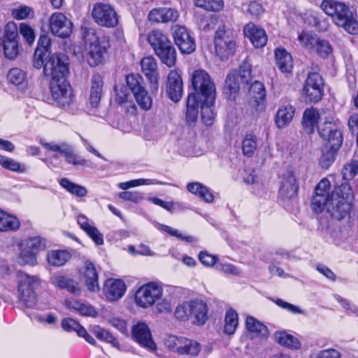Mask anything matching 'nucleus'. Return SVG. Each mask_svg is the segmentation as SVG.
Masks as SVG:
<instances>
[{"instance_id": "nucleus-30", "label": "nucleus", "mask_w": 358, "mask_h": 358, "mask_svg": "<svg viewBox=\"0 0 358 358\" xmlns=\"http://www.w3.org/2000/svg\"><path fill=\"white\" fill-rule=\"evenodd\" d=\"M341 145L336 144H327L322 150V155L319 164L323 169H329L336 159L337 151Z\"/></svg>"}, {"instance_id": "nucleus-12", "label": "nucleus", "mask_w": 358, "mask_h": 358, "mask_svg": "<svg viewBox=\"0 0 358 358\" xmlns=\"http://www.w3.org/2000/svg\"><path fill=\"white\" fill-rule=\"evenodd\" d=\"M323 80L317 73H310L306 78L303 94L310 101L316 102L320 101L323 95Z\"/></svg>"}, {"instance_id": "nucleus-28", "label": "nucleus", "mask_w": 358, "mask_h": 358, "mask_svg": "<svg viewBox=\"0 0 358 358\" xmlns=\"http://www.w3.org/2000/svg\"><path fill=\"white\" fill-rule=\"evenodd\" d=\"M294 112V108L290 104L281 106L275 117L277 127L282 129L287 127L292 122Z\"/></svg>"}, {"instance_id": "nucleus-23", "label": "nucleus", "mask_w": 358, "mask_h": 358, "mask_svg": "<svg viewBox=\"0 0 358 358\" xmlns=\"http://www.w3.org/2000/svg\"><path fill=\"white\" fill-rule=\"evenodd\" d=\"M298 191V185L296 184V178L293 172H285L282 178L281 185L279 189L280 194L284 199L294 197Z\"/></svg>"}, {"instance_id": "nucleus-45", "label": "nucleus", "mask_w": 358, "mask_h": 358, "mask_svg": "<svg viewBox=\"0 0 358 358\" xmlns=\"http://www.w3.org/2000/svg\"><path fill=\"white\" fill-rule=\"evenodd\" d=\"M165 182L159 181L155 179H145L139 178L131 180L127 182H122L118 183L117 186L122 190H127L129 188L136 187L141 185H165Z\"/></svg>"}, {"instance_id": "nucleus-39", "label": "nucleus", "mask_w": 358, "mask_h": 358, "mask_svg": "<svg viewBox=\"0 0 358 358\" xmlns=\"http://www.w3.org/2000/svg\"><path fill=\"white\" fill-rule=\"evenodd\" d=\"M65 305L69 309L78 312L83 315L94 316L96 313L95 309L92 306L83 303L73 299L66 300Z\"/></svg>"}, {"instance_id": "nucleus-34", "label": "nucleus", "mask_w": 358, "mask_h": 358, "mask_svg": "<svg viewBox=\"0 0 358 358\" xmlns=\"http://www.w3.org/2000/svg\"><path fill=\"white\" fill-rule=\"evenodd\" d=\"M215 97L216 96H213V99L211 101H208V97L201 99L200 105L201 117L206 125H211L215 117V113L214 111Z\"/></svg>"}, {"instance_id": "nucleus-10", "label": "nucleus", "mask_w": 358, "mask_h": 358, "mask_svg": "<svg viewBox=\"0 0 358 358\" xmlns=\"http://www.w3.org/2000/svg\"><path fill=\"white\" fill-rule=\"evenodd\" d=\"M163 294L162 287L156 282H149L140 287L135 294L136 303L143 308L154 305Z\"/></svg>"}, {"instance_id": "nucleus-52", "label": "nucleus", "mask_w": 358, "mask_h": 358, "mask_svg": "<svg viewBox=\"0 0 358 358\" xmlns=\"http://www.w3.org/2000/svg\"><path fill=\"white\" fill-rule=\"evenodd\" d=\"M195 4L197 7L213 12L220 11L224 7L223 0H195Z\"/></svg>"}, {"instance_id": "nucleus-21", "label": "nucleus", "mask_w": 358, "mask_h": 358, "mask_svg": "<svg viewBox=\"0 0 358 358\" xmlns=\"http://www.w3.org/2000/svg\"><path fill=\"white\" fill-rule=\"evenodd\" d=\"M245 36L248 38L252 45L260 48L264 47L268 41L267 36L263 29L258 28L253 23H248L243 29Z\"/></svg>"}, {"instance_id": "nucleus-60", "label": "nucleus", "mask_w": 358, "mask_h": 358, "mask_svg": "<svg viewBox=\"0 0 358 358\" xmlns=\"http://www.w3.org/2000/svg\"><path fill=\"white\" fill-rule=\"evenodd\" d=\"M19 262L22 264L35 265L37 262L36 254L34 252L25 248L21 245V252L19 257Z\"/></svg>"}, {"instance_id": "nucleus-18", "label": "nucleus", "mask_w": 358, "mask_h": 358, "mask_svg": "<svg viewBox=\"0 0 358 358\" xmlns=\"http://www.w3.org/2000/svg\"><path fill=\"white\" fill-rule=\"evenodd\" d=\"M141 71L150 83V90L156 92L159 87L157 63L152 56L143 57L141 62Z\"/></svg>"}, {"instance_id": "nucleus-51", "label": "nucleus", "mask_w": 358, "mask_h": 358, "mask_svg": "<svg viewBox=\"0 0 358 358\" xmlns=\"http://www.w3.org/2000/svg\"><path fill=\"white\" fill-rule=\"evenodd\" d=\"M22 245L37 255L39 251L45 249V241L41 237L36 236L24 240Z\"/></svg>"}, {"instance_id": "nucleus-29", "label": "nucleus", "mask_w": 358, "mask_h": 358, "mask_svg": "<svg viewBox=\"0 0 358 358\" xmlns=\"http://www.w3.org/2000/svg\"><path fill=\"white\" fill-rule=\"evenodd\" d=\"M103 78L99 73H95L92 76L91 79V90L90 94V102L93 107L97 106L100 101L102 88H103Z\"/></svg>"}, {"instance_id": "nucleus-16", "label": "nucleus", "mask_w": 358, "mask_h": 358, "mask_svg": "<svg viewBox=\"0 0 358 358\" xmlns=\"http://www.w3.org/2000/svg\"><path fill=\"white\" fill-rule=\"evenodd\" d=\"M132 336L134 340L142 347L154 351L157 346L152 340L150 329L147 324L143 322H138L132 327Z\"/></svg>"}, {"instance_id": "nucleus-31", "label": "nucleus", "mask_w": 358, "mask_h": 358, "mask_svg": "<svg viewBox=\"0 0 358 358\" xmlns=\"http://www.w3.org/2000/svg\"><path fill=\"white\" fill-rule=\"evenodd\" d=\"M275 341L280 345L292 350H299L301 347L300 341L286 331H278L274 334Z\"/></svg>"}, {"instance_id": "nucleus-55", "label": "nucleus", "mask_w": 358, "mask_h": 358, "mask_svg": "<svg viewBox=\"0 0 358 358\" xmlns=\"http://www.w3.org/2000/svg\"><path fill=\"white\" fill-rule=\"evenodd\" d=\"M298 40L301 46L310 50L315 46L318 38L315 34L309 31H303L299 34Z\"/></svg>"}, {"instance_id": "nucleus-37", "label": "nucleus", "mask_w": 358, "mask_h": 358, "mask_svg": "<svg viewBox=\"0 0 358 358\" xmlns=\"http://www.w3.org/2000/svg\"><path fill=\"white\" fill-rule=\"evenodd\" d=\"M187 189L189 192L198 195L207 203H211L214 199V196L210 189L200 182H189L187 186Z\"/></svg>"}, {"instance_id": "nucleus-42", "label": "nucleus", "mask_w": 358, "mask_h": 358, "mask_svg": "<svg viewBox=\"0 0 358 358\" xmlns=\"http://www.w3.org/2000/svg\"><path fill=\"white\" fill-rule=\"evenodd\" d=\"M59 185L67 192L78 197H85L87 194V190L85 187L74 183L66 178H62L59 180Z\"/></svg>"}, {"instance_id": "nucleus-2", "label": "nucleus", "mask_w": 358, "mask_h": 358, "mask_svg": "<svg viewBox=\"0 0 358 358\" xmlns=\"http://www.w3.org/2000/svg\"><path fill=\"white\" fill-rule=\"evenodd\" d=\"M320 7L338 27L350 34H358V21L348 4L336 0H323Z\"/></svg>"}, {"instance_id": "nucleus-1", "label": "nucleus", "mask_w": 358, "mask_h": 358, "mask_svg": "<svg viewBox=\"0 0 358 358\" xmlns=\"http://www.w3.org/2000/svg\"><path fill=\"white\" fill-rule=\"evenodd\" d=\"M330 187L328 179L323 178L320 181L311 200V207L316 213L326 209L333 217L341 220L350 213L355 197L354 192L348 182L336 186L331 194Z\"/></svg>"}, {"instance_id": "nucleus-49", "label": "nucleus", "mask_w": 358, "mask_h": 358, "mask_svg": "<svg viewBox=\"0 0 358 358\" xmlns=\"http://www.w3.org/2000/svg\"><path fill=\"white\" fill-rule=\"evenodd\" d=\"M18 41H20V36L17 24L13 21L8 22L4 27L1 43Z\"/></svg>"}, {"instance_id": "nucleus-44", "label": "nucleus", "mask_w": 358, "mask_h": 358, "mask_svg": "<svg viewBox=\"0 0 358 358\" xmlns=\"http://www.w3.org/2000/svg\"><path fill=\"white\" fill-rule=\"evenodd\" d=\"M257 148V138L252 133L247 134L242 141V151L245 156H253Z\"/></svg>"}, {"instance_id": "nucleus-59", "label": "nucleus", "mask_w": 358, "mask_h": 358, "mask_svg": "<svg viewBox=\"0 0 358 358\" xmlns=\"http://www.w3.org/2000/svg\"><path fill=\"white\" fill-rule=\"evenodd\" d=\"M251 65L247 62L243 63L240 66L238 79L241 80L243 85L248 86L252 81Z\"/></svg>"}, {"instance_id": "nucleus-19", "label": "nucleus", "mask_w": 358, "mask_h": 358, "mask_svg": "<svg viewBox=\"0 0 358 358\" xmlns=\"http://www.w3.org/2000/svg\"><path fill=\"white\" fill-rule=\"evenodd\" d=\"M332 120L333 118L331 117L323 124H320L318 126V132L322 138L328 141L327 144L341 145L343 142L341 133L337 129Z\"/></svg>"}, {"instance_id": "nucleus-3", "label": "nucleus", "mask_w": 358, "mask_h": 358, "mask_svg": "<svg viewBox=\"0 0 358 358\" xmlns=\"http://www.w3.org/2000/svg\"><path fill=\"white\" fill-rule=\"evenodd\" d=\"M83 38L85 41L87 63L91 66H98L102 62L110 46L108 41L105 38L100 39L92 28H85L83 31Z\"/></svg>"}, {"instance_id": "nucleus-11", "label": "nucleus", "mask_w": 358, "mask_h": 358, "mask_svg": "<svg viewBox=\"0 0 358 358\" xmlns=\"http://www.w3.org/2000/svg\"><path fill=\"white\" fill-rule=\"evenodd\" d=\"M92 16L99 25L106 27H115L118 24L117 15L108 4L96 3L93 7Z\"/></svg>"}, {"instance_id": "nucleus-63", "label": "nucleus", "mask_w": 358, "mask_h": 358, "mask_svg": "<svg viewBox=\"0 0 358 358\" xmlns=\"http://www.w3.org/2000/svg\"><path fill=\"white\" fill-rule=\"evenodd\" d=\"M217 23V18L213 15L203 16L198 22L199 28L205 31L213 29Z\"/></svg>"}, {"instance_id": "nucleus-4", "label": "nucleus", "mask_w": 358, "mask_h": 358, "mask_svg": "<svg viewBox=\"0 0 358 358\" xmlns=\"http://www.w3.org/2000/svg\"><path fill=\"white\" fill-rule=\"evenodd\" d=\"M208 306L202 300L195 299L179 304L175 310L177 319L186 321L193 319L197 325H203L208 320Z\"/></svg>"}, {"instance_id": "nucleus-22", "label": "nucleus", "mask_w": 358, "mask_h": 358, "mask_svg": "<svg viewBox=\"0 0 358 358\" xmlns=\"http://www.w3.org/2000/svg\"><path fill=\"white\" fill-rule=\"evenodd\" d=\"M126 291L124 282L121 280L108 279L103 286V292L110 301H117Z\"/></svg>"}, {"instance_id": "nucleus-50", "label": "nucleus", "mask_w": 358, "mask_h": 358, "mask_svg": "<svg viewBox=\"0 0 358 358\" xmlns=\"http://www.w3.org/2000/svg\"><path fill=\"white\" fill-rule=\"evenodd\" d=\"M92 332L98 339L110 343L116 348L119 346V343L116 338L110 332L99 326L94 327Z\"/></svg>"}, {"instance_id": "nucleus-32", "label": "nucleus", "mask_w": 358, "mask_h": 358, "mask_svg": "<svg viewBox=\"0 0 358 358\" xmlns=\"http://www.w3.org/2000/svg\"><path fill=\"white\" fill-rule=\"evenodd\" d=\"M7 79L12 84L20 90H24L28 85L27 72L19 68H13L7 73Z\"/></svg>"}, {"instance_id": "nucleus-38", "label": "nucleus", "mask_w": 358, "mask_h": 358, "mask_svg": "<svg viewBox=\"0 0 358 358\" xmlns=\"http://www.w3.org/2000/svg\"><path fill=\"white\" fill-rule=\"evenodd\" d=\"M155 54L160 59L161 62L167 66L172 67L176 64L177 54L172 43L161 48Z\"/></svg>"}, {"instance_id": "nucleus-54", "label": "nucleus", "mask_w": 358, "mask_h": 358, "mask_svg": "<svg viewBox=\"0 0 358 358\" xmlns=\"http://www.w3.org/2000/svg\"><path fill=\"white\" fill-rule=\"evenodd\" d=\"M358 174V158H353L348 162L342 170L343 178L345 180H352Z\"/></svg>"}, {"instance_id": "nucleus-40", "label": "nucleus", "mask_w": 358, "mask_h": 358, "mask_svg": "<svg viewBox=\"0 0 358 358\" xmlns=\"http://www.w3.org/2000/svg\"><path fill=\"white\" fill-rule=\"evenodd\" d=\"M319 119L322 120V118L315 108H310L305 110L303 117V126L308 134L313 131Z\"/></svg>"}, {"instance_id": "nucleus-47", "label": "nucleus", "mask_w": 358, "mask_h": 358, "mask_svg": "<svg viewBox=\"0 0 358 358\" xmlns=\"http://www.w3.org/2000/svg\"><path fill=\"white\" fill-rule=\"evenodd\" d=\"M134 96L141 109L145 111H148L151 109L152 106V99L148 94L145 88L136 92L134 94Z\"/></svg>"}, {"instance_id": "nucleus-6", "label": "nucleus", "mask_w": 358, "mask_h": 358, "mask_svg": "<svg viewBox=\"0 0 358 358\" xmlns=\"http://www.w3.org/2000/svg\"><path fill=\"white\" fill-rule=\"evenodd\" d=\"M215 52L222 59H227L235 52L236 41L233 31L225 25L220 27L214 38Z\"/></svg>"}, {"instance_id": "nucleus-56", "label": "nucleus", "mask_w": 358, "mask_h": 358, "mask_svg": "<svg viewBox=\"0 0 358 358\" xmlns=\"http://www.w3.org/2000/svg\"><path fill=\"white\" fill-rule=\"evenodd\" d=\"M126 81L133 94L145 88L143 86V79L138 74L132 73L128 75Z\"/></svg>"}, {"instance_id": "nucleus-46", "label": "nucleus", "mask_w": 358, "mask_h": 358, "mask_svg": "<svg viewBox=\"0 0 358 358\" xmlns=\"http://www.w3.org/2000/svg\"><path fill=\"white\" fill-rule=\"evenodd\" d=\"M238 324V316L237 313L233 309L228 310L225 315L224 332L229 335L233 334L237 328Z\"/></svg>"}, {"instance_id": "nucleus-26", "label": "nucleus", "mask_w": 358, "mask_h": 358, "mask_svg": "<svg viewBox=\"0 0 358 358\" xmlns=\"http://www.w3.org/2000/svg\"><path fill=\"white\" fill-rule=\"evenodd\" d=\"M83 275L85 278V284L89 290L92 292L99 290L98 274L94 265L90 261L85 262Z\"/></svg>"}, {"instance_id": "nucleus-64", "label": "nucleus", "mask_w": 358, "mask_h": 358, "mask_svg": "<svg viewBox=\"0 0 358 358\" xmlns=\"http://www.w3.org/2000/svg\"><path fill=\"white\" fill-rule=\"evenodd\" d=\"M247 6V13L252 17H258L264 12L263 6L257 1H250Z\"/></svg>"}, {"instance_id": "nucleus-57", "label": "nucleus", "mask_w": 358, "mask_h": 358, "mask_svg": "<svg viewBox=\"0 0 358 358\" xmlns=\"http://www.w3.org/2000/svg\"><path fill=\"white\" fill-rule=\"evenodd\" d=\"M3 52L6 58L15 59L20 52V41L2 43Z\"/></svg>"}, {"instance_id": "nucleus-53", "label": "nucleus", "mask_w": 358, "mask_h": 358, "mask_svg": "<svg viewBox=\"0 0 358 358\" xmlns=\"http://www.w3.org/2000/svg\"><path fill=\"white\" fill-rule=\"evenodd\" d=\"M0 165L13 172L23 173L25 171V168L18 162L1 155H0Z\"/></svg>"}, {"instance_id": "nucleus-7", "label": "nucleus", "mask_w": 358, "mask_h": 358, "mask_svg": "<svg viewBox=\"0 0 358 358\" xmlns=\"http://www.w3.org/2000/svg\"><path fill=\"white\" fill-rule=\"evenodd\" d=\"M192 85L194 90V93L191 94L196 95L197 98H208V101H211L213 96H216V88L215 83L210 75L203 69L195 70L191 77Z\"/></svg>"}, {"instance_id": "nucleus-58", "label": "nucleus", "mask_w": 358, "mask_h": 358, "mask_svg": "<svg viewBox=\"0 0 358 358\" xmlns=\"http://www.w3.org/2000/svg\"><path fill=\"white\" fill-rule=\"evenodd\" d=\"M17 27L18 34H21L29 45H31L35 41V32L33 27L25 22L20 23Z\"/></svg>"}, {"instance_id": "nucleus-14", "label": "nucleus", "mask_w": 358, "mask_h": 358, "mask_svg": "<svg viewBox=\"0 0 358 358\" xmlns=\"http://www.w3.org/2000/svg\"><path fill=\"white\" fill-rule=\"evenodd\" d=\"M51 32L59 38H67L72 33V23L62 13H54L49 20Z\"/></svg>"}, {"instance_id": "nucleus-41", "label": "nucleus", "mask_w": 358, "mask_h": 358, "mask_svg": "<svg viewBox=\"0 0 358 358\" xmlns=\"http://www.w3.org/2000/svg\"><path fill=\"white\" fill-rule=\"evenodd\" d=\"M71 254L66 250H52L48 252L47 260L54 266L64 265L71 258Z\"/></svg>"}, {"instance_id": "nucleus-20", "label": "nucleus", "mask_w": 358, "mask_h": 358, "mask_svg": "<svg viewBox=\"0 0 358 358\" xmlns=\"http://www.w3.org/2000/svg\"><path fill=\"white\" fill-rule=\"evenodd\" d=\"M179 18V13L177 10L170 8H155L150 11L148 19L152 22H175Z\"/></svg>"}, {"instance_id": "nucleus-25", "label": "nucleus", "mask_w": 358, "mask_h": 358, "mask_svg": "<svg viewBox=\"0 0 358 358\" xmlns=\"http://www.w3.org/2000/svg\"><path fill=\"white\" fill-rule=\"evenodd\" d=\"M275 64L283 73H290L293 70V59L292 55L283 48H278L275 50Z\"/></svg>"}, {"instance_id": "nucleus-43", "label": "nucleus", "mask_w": 358, "mask_h": 358, "mask_svg": "<svg viewBox=\"0 0 358 358\" xmlns=\"http://www.w3.org/2000/svg\"><path fill=\"white\" fill-rule=\"evenodd\" d=\"M19 227L20 222L15 217L0 210V231L16 230Z\"/></svg>"}, {"instance_id": "nucleus-5", "label": "nucleus", "mask_w": 358, "mask_h": 358, "mask_svg": "<svg viewBox=\"0 0 358 358\" xmlns=\"http://www.w3.org/2000/svg\"><path fill=\"white\" fill-rule=\"evenodd\" d=\"M40 286V280L34 276L24 275L18 282V301L20 305L25 308H34L38 296L36 290Z\"/></svg>"}, {"instance_id": "nucleus-13", "label": "nucleus", "mask_w": 358, "mask_h": 358, "mask_svg": "<svg viewBox=\"0 0 358 358\" xmlns=\"http://www.w3.org/2000/svg\"><path fill=\"white\" fill-rule=\"evenodd\" d=\"M168 348L180 355H196L200 351L199 344L194 341L182 337L169 336L166 341Z\"/></svg>"}, {"instance_id": "nucleus-62", "label": "nucleus", "mask_w": 358, "mask_h": 358, "mask_svg": "<svg viewBox=\"0 0 358 358\" xmlns=\"http://www.w3.org/2000/svg\"><path fill=\"white\" fill-rule=\"evenodd\" d=\"M40 143L48 151L58 152L62 155L63 154V152H66V148L68 145V143L65 142L56 143L55 141H52L47 143L41 141Z\"/></svg>"}, {"instance_id": "nucleus-48", "label": "nucleus", "mask_w": 358, "mask_h": 358, "mask_svg": "<svg viewBox=\"0 0 358 358\" xmlns=\"http://www.w3.org/2000/svg\"><path fill=\"white\" fill-rule=\"evenodd\" d=\"M11 15L17 20L33 19L35 17V12L30 6L20 5L12 9Z\"/></svg>"}, {"instance_id": "nucleus-35", "label": "nucleus", "mask_w": 358, "mask_h": 358, "mask_svg": "<svg viewBox=\"0 0 358 358\" xmlns=\"http://www.w3.org/2000/svg\"><path fill=\"white\" fill-rule=\"evenodd\" d=\"M201 103V99L197 98L195 94H189L187 100L186 119L189 123H194L197 119L199 107Z\"/></svg>"}, {"instance_id": "nucleus-8", "label": "nucleus", "mask_w": 358, "mask_h": 358, "mask_svg": "<svg viewBox=\"0 0 358 358\" xmlns=\"http://www.w3.org/2000/svg\"><path fill=\"white\" fill-rule=\"evenodd\" d=\"M69 72V58L62 53H55L48 57L43 66L44 75L51 80L65 79Z\"/></svg>"}, {"instance_id": "nucleus-36", "label": "nucleus", "mask_w": 358, "mask_h": 358, "mask_svg": "<svg viewBox=\"0 0 358 358\" xmlns=\"http://www.w3.org/2000/svg\"><path fill=\"white\" fill-rule=\"evenodd\" d=\"M240 90V80L236 72L229 73L225 80L224 93L229 95L230 99H234Z\"/></svg>"}, {"instance_id": "nucleus-61", "label": "nucleus", "mask_w": 358, "mask_h": 358, "mask_svg": "<svg viewBox=\"0 0 358 358\" xmlns=\"http://www.w3.org/2000/svg\"><path fill=\"white\" fill-rule=\"evenodd\" d=\"M250 94L257 101L263 100L266 96V90L262 83L253 82L249 88Z\"/></svg>"}, {"instance_id": "nucleus-33", "label": "nucleus", "mask_w": 358, "mask_h": 358, "mask_svg": "<svg viewBox=\"0 0 358 358\" xmlns=\"http://www.w3.org/2000/svg\"><path fill=\"white\" fill-rule=\"evenodd\" d=\"M245 326L248 331L254 336L267 338L269 335L267 327L252 316L246 318Z\"/></svg>"}, {"instance_id": "nucleus-15", "label": "nucleus", "mask_w": 358, "mask_h": 358, "mask_svg": "<svg viewBox=\"0 0 358 358\" xmlns=\"http://www.w3.org/2000/svg\"><path fill=\"white\" fill-rule=\"evenodd\" d=\"M174 41L182 54H190L195 50L196 44L185 27L176 24L173 27Z\"/></svg>"}, {"instance_id": "nucleus-9", "label": "nucleus", "mask_w": 358, "mask_h": 358, "mask_svg": "<svg viewBox=\"0 0 358 358\" xmlns=\"http://www.w3.org/2000/svg\"><path fill=\"white\" fill-rule=\"evenodd\" d=\"M51 96L55 103L62 108L68 109L74 102V94L66 78L50 80Z\"/></svg>"}, {"instance_id": "nucleus-17", "label": "nucleus", "mask_w": 358, "mask_h": 358, "mask_svg": "<svg viewBox=\"0 0 358 358\" xmlns=\"http://www.w3.org/2000/svg\"><path fill=\"white\" fill-rule=\"evenodd\" d=\"M168 96L174 102L180 100L183 93V84L180 74L176 70L170 71L166 85Z\"/></svg>"}, {"instance_id": "nucleus-27", "label": "nucleus", "mask_w": 358, "mask_h": 358, "mask_svg": "<svg viewBox=\"0 0 358 358\" xmlns=\"http://www.w3.org/2000/svg\"><path fill=\"white\" fill-rule=\"evenodd\" d=\"M147 39L155 53L171 43L168 36L159 29H153L150 31Z\"/></svg>"}, {"instance_id": "nucleus-24", "label": "nucleus", "mask_w": 358, "mask_h": 358, "mask_svg": "<svg viewBox=\"0 0 358 358\" xmlns=\"http://www.w3.org/2000/svg\"><path fill=\"white\" fill-rule=\"evenodd\" d=\"M51 282L56 287L61 289H66L73 294L79 295L80 293L78 282L66 275L60 274L55 275L51 278Z\"/></svg>"}]
</instances>
